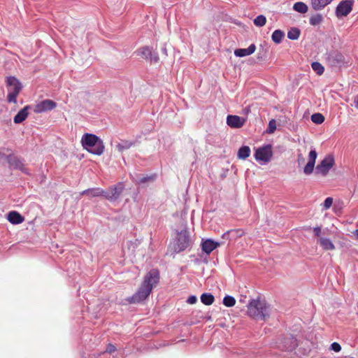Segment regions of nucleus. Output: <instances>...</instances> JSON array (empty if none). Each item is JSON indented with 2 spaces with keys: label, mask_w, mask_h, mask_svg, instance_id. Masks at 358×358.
Wrapping results in <instances>:
<instances>
[{
  "label": "nucleus",
  "mask_w": 358,
  "mask_h": 358,
  "mask_svg": "<svg viewBox=\"0 0 358 358\" xmlns=\"http://www.w3.org/2000/svg\"><path fill=\"white\" fill-rule=\"evenodd\" d=\"M159 272L157 269H151L144 277L141 287L131 296L127 299L130 303H138L144 301L151 293L153 287L158 283Z\"/></svg>",
  "instance_id": "nucleus-1"
},
{
  "label": "nucleus",
  "mask_w": 358,
  "mask_h": 358,
  "mask_svg": "<svg viewBox=\"0 0 358 358\" xmlns=\"http://www.w3.org/2000/svg\"><path fill=\"white\" fill-rule=\"evenodd\" d=\"M250 317L261 320H266L270 315V306L265 300L251 299L247 306Z\"/></svg>",
  "instance_id": "nucleus-2"
},
{
  "label": "nucleus",
  "mask_w": 358,
  "mask_h": 358,
  "mask_svg": "<svg viewBox=\"0 0 358 358\" xmlns=\"http://www.w3.org/2000/svg\"><path fill=\"white\" fill-rule=\"evenodd\" d=\"M81 143L84 149L93 155H101L104 151L103 141L95 134H85L81 138Z\"/></svg>",
  "instance_id": "nucleus-3"
},
{
  "label": "nucleus",
  "mask_w": 358,
  "mask_h": 358,
  "mask_svg": "<svg viewBox=\"0 0 358 358\" xmlns=\"http://www.w3.org/2000/svg\"><path fill=\"white\" fill-rule=\"evenodd\" d=\"M6 85L8 90L7 101L16 103L17 97L23 88L22 83L15 76H8Z\"/></svg>",
  "instance_id": "nucleus-4"
},
{
  "label": "nucleus",
  "mask_w": 358,
  "mask_h": 358,
  "mask_svg": "<svg viewBox=\"0 0 358 358\" xmlns=\"http://www.w3.org/2000/svg\"><path fill=\"white\" fill-rule=\"evenodd\" d=\"M192 240L189 235V232L186 227L180 231H178L174 244V251L176 253L182 252L189 248H191Z\"/></svg>",
  "instance_id": "nucleus-5"
},
{
  "label": "nucleus",
  "mask_w": 358,
  "mask_h": 358,
  "mask_svg": "<svg viewBox=\"0 0 358 358\" xmlns=\"http://www.w3.org/2000/svg\"><path fill=\"white\" fill-rule=\"evenodd\" d=\"M335 164L334 157L332 155H327L316 166L315 174L326 176L329 171Z\"/></svg>",
  "instance_id": "nucleus-6"
},
{
  "label": "nucleus",
  "mask_w": 358,
  "mask_h": 358,
  "mask_svg": "<svg viewBox=\"0 0 358 358\" xmlns=\"http://www.w3.org/2000/svg\"><path fill=\"white\" fill-rule=\"evenodd\" d=\"M273 157L272 145L270 144L264 145L256 150L255 158L257 161L268 163Z\"/></svg>",
  "instance_id": "nucleus-7"
},
{
  "label": "nucleus",
  "mask_w": 358,
  "mask_h": 358,
  "mask_svg": "<svg viewBox=\"0 0 358 358\" xmlns=\"http://www.w3.org/2000/svg\"><path fill=\"white\" fill-rule=\"evenodd\" d=\"M354 0H342L337 5L335 10V15L341 19L348 15L352 10Z\"/></svg>",
  "instance_id": "nucleus-8"
},
{
  "label": "nucleus",
  "mask_w": 358,
  "mask_h": 358,
  "mask_svg": "<svg viewBox=\"0 0 358 358\" xmlns=\"http://www.w3.org/2000/svg\"><path fill=\"white\" fill-rule=\"evenodd\" d=\"M123 189V184L119 182L115 185L110 187L108 190H105L103 196L110 201H115L120 197Z\"/></svg>",
  "instance_id": "nucleus-9"
},
{
  "label": "nucleus",
  "mask_w": 358,
  "mask_h": 358,
  "mask_svg": "<svg viewBox=\"0 0 358 358\" xmlns=\"http://www.w3.org/2000/svg\"><path fill=\"white\" fill-rule=\"evenodd\" d=\"M297 345V340L292 335H288L280 341L278 348L281 350L291 352L294 350Z\"/></svg>",
  "instance_id": "nucleus-10"
},
{
  "label": "nucleus",
  "mask_w": 358,
  "mask_h": 358,
  "mask_svg": "<svg viewBox=\"0 0 358 358\" xmlns=\"http://www.w3.org/2000/svg\"><path fill=\"white\" fill-rule=\"evenodd\" d=\"M137 55L150 62L156 63L159 61L157 52L149 46L143 47L137 50Z\"/></svg>",
  "instance_id": "nucleus-11"
},
{
  "label": "nucleus",
  "mask_w": 358,
  "mask_h": 358,
  "mask_svg": "<svg viewBox=\"0 0 358 358\" xmlns=\"http://www.w3.org/2000/svg\"><path fill=\"white\" fill-rule=\"evenodd\" d=\"M56 106L57 103L54 101L50 99H45L35 105L34 111L36 113H41L49 110H52V109L56 108Z\"/></svg>",
  "instance_id": "nucleus-12"
},
{
  "label": "nucleus",
  "mask_w": 358,
  "mask_h": 358,
  "mask_svg": "<svg viewBox=\"0 0 358 358\" xmlns=\"http://www.w3.org/2000/svg\"><path fill=\"white\" fill-rule=\"evenodd\" d=\"M327 60L331 66H341L345 62L344 56L336 50H333L327 54Z\"/></svg>",
  "instance_id": "nucleus-13"
},
{
  "label": "nucleus",
  "mask_w": 358,
  "mask_h": 358,
  "mask_svg": "<svg viewBox=\"0 0 358 358\" xmlns=\"http://www.w3.org/2000/svg\"><path fill=\"white\" fill-rule=\"evenodd\" d=\"M317 157V151L315 148L311 149L308 154V162L303 170L305 175L309 176L313 172Z\"/></svg>",
  "instance_id": "nucleus-14"
},
{
  "label": "nucleus",
  "mask_w": 358,
  "mask_h": 358,
  "mask_svg": "<svg viewBox=\"0 0 358 358\" xmlns=\"http://www.w3.org/2000/svg\"><path fill=\"white\" fill-rule=\"evenodd\" d=\"M7 160L9 165L15 169L20 170L22 173H24L27 175H29V170L25 167L23 160L20 157L8 155L7 157Z\"/></svg>",
  "instance_id": "nucleus-15"
},
{
  "label": "nucleus",
  "mask_w": 358,
  "mask_h": 358,
  "mask_svg": "<svg viewBox=\"0 0 358 358\" xmlns=\"http://www.w3.org/2000/svg\"><path fill=\"white\" fill-rule=\"evenodd\" d=\"M245 121L243 117L235 115H229L227 117V124L231 128H241L243 126Z\"/></svg>",
  "instance_id": "nucleus-16"
},
{
  "label": "nucleus",
  "mask_w": 358,
  "mask_h": 358,
  "mask_svg": "<svg viewBox=\"0 0 358 358\" xmlns=\"http://www.w3.org/2000/svg\"><path fill=\"white\" fill-rule=\"evenodd\" d=\"M220 243L213 241L212 239H206L201 243L202 250L207 255L210 254L215 248L220 246Z\"/></svg>",
  "instance_id": "nucleus-17"
},
{
  "label": "nucleus",
  "mask_w": 358,
  "mask_h": 358,
  "mask_svg": "<svg viewBox=\"0 0 358 358\" xmlns=\"http://www.w3.org/2000/svg\"><path fill=\"white\" fill-rule=\"evenodd\" d=\"M256 50L255 44H251L248 48H238L234 50V55L238 57H243L252 55Z\"/></svg>",
  "instance_id": "nucleus-18"
},
{
  "label": "nucleus",
  "mask_w": 358,
  "mask_h": 358,
  "mask_svg": "<svg viewBox=\"0 0 358 358\" xmlns=\"http://www.w3.org/2000/svg\"><path fill=\"white\" fill-rule=\"evenodd\" d=\"M105 193V190L102 189L100 187H94L90 188L85 190H83L80 192L81 195H87L89 197H97V196H103V194Z\"/></svg>",
  "instance_id": "nucleus-19"
},
{
  "label": "nucleus",
  "mask_w": 358,
  "mask_h": 358,
  "mask_svg": "<svg viewBox=\"0 0 358 358\" xmlns=\"http://www.w3.org/2000/svg\"><path fill=\"white\" fill-rule=\"evenodd\" d=\"M30 108V106H26L21 109L14 117L13 121L15 124H20L24 121L28 116V110Z\"/></svg>",
  "instance_id": "nucleus-20"
},
{
  "label": "nucleus",
  "mask_w": 358,
  "mask_h": 358,
  "mask_svg": "<svg viewBox=\"0 0 358 358\" xmlns=\"http://www.w3.org/2000/svg\"><path fill=\"white\" fill-rule=\"evenodd\" d=\"M334 0H310L311 7L315 10H321Z\"/></svg>",
  "instance_id": "nucleus-21"
},
{
  "label": "nucleus",
  "mask_w": 358,
  "mask_h": 358,
  "mask_svg": "<svg viewBox=\"0 0 358 358\" xmlns=\"http://www.w3.org/2000/svg\"><path fill=\"white\" fill-rule=\"evenodd\" d=\"M8 220L13 224H18L22 223L24 221V217L22 216L19 213L16 211H11L8 213L7 215Z\"/></svg>",
  "instance_id": "nucleus-22"
},
{
  "label": "nucleus",
  "mask_w": 358,
  "mask_h": 358,
  "mask_svg": "<svg viewBox=\"0 0 358 358\" xmlns=\"http://www.w3.org/2000/svg\"><path fill=\"white\" fill-rule=\"evenodd\" d=\"M320 246L325 250H333L335 249V246L332 241L327 238H320L318 241Z\"/></svg>",
  "instance_id": "nucleus-23"
},
{
  "label": "nucleus",
  "mask_w": 358,
  "mask_h": 358,
  "mask_svg": "<svg viewBox=\"0 0 358 358\" xmlns=\"http://www.w3.org/2000/svg\"><path fill=\"white\" fill-rule=\"evenodd\" d=\"M134 145H135L134 141H121L119 143L117 144L116 148L119 152H122L126 150L129 149Z\"/></svg>",
  "instance_id": "nucleus-24"
},
{
  "label": "nucleus",
  "mask_w": 358,
  "mask_h": 358,
  "mask_svg": "<svg viewBox=\"0 0 358 358\" xmlns=\"http://www.w3.org/2000/svg\"><path fill=\"white\" fill-rule=\"evenodd\" d=\"M237 155L239 159H245L250 155V148L247 145H243L239 148Z\"/></svg>",
  "instance_id": "nucleus-25"
},
{
  "label": "nucleus",
  "mask_w": 358,
  "mask_h": 358,
  "mask_svg": "<svg viewBox=\"0 0 358 358\" xmlns=\"http://www.w3.org/2000/svg\"><path fill=\"white\" fill-rule=\"evenodd\" d=\"M214 301V296L210 293H203L201 296V301L206 306L213 304Z\"/></svg>",
  "instance_id": "nucleus-26"
},
{
  "label": "nucleus",
  "mask_w": 358,
  "mask_h": 358,
  "mask_svg": "<svg viewBox=\"0 0 358 358\" xmlns=\"http://www.w3.org/2000/svg\"><path fill=\"white\" fill-rule=\"evenodd\" d=\"M293 9L298 13L303 14L308 11V6L305 3L301 2V1H298L294 4Z\"/></svg>",
  "instance_id": "nucleus-27"
},
{
  "label": "nucleus",
  "mask_w": 358,
  "mask_h": 358,
  "mask_svg": "<svg viewBox=\"0 0 358 358\" xmlns=\"http://www.w3.org/2000/svg\"><path fill=\"white\" fill-rule=\"evenodd\" d=\"M323 21V16L320 13H316L310 16L309 23L312 26H317L322 23Z\"/></svg>",
  "instance_id": "nucleus-28"
},
{
  "label": "nucleus",
  "mask_w": 358,
  "mask_h": 358,
  "mask_svg": "<svg viewBox=\"0 0 358 358\" xmlns=\"http://www.w3.org/2000/svg\"><path fill=\"white\" fill-rule=\"evenodd\" d=\"M284 36L285 33L282 31L280 29H276L273 32L271 38L274 43L278 44L281 43Z\"/></svg>",
  "instance_id": "nucleus-29"
},
{
  "label": "nucleus",
  "mask_w": 358,
  "mask_h": 358,
  "mask_svg": "<svg viewBox=\"0 0 358 358\" xmlns=\"http://www.w3.org/2000/svg\"><path fill=\"white\" fill-rule=\"evenodd\" d=\"M300 34L301 31L299 28L292 27L287 32V38L290 40H297Z\"/></svg>",
  "instance_id": "nucleus-30"
},
{
  "label": "nucleus",
  "mask_w": 358,
  "mask_h": 358,
  "mask_svg": "<svg viewBox=\"0 0 358 358\" xmlns=\"http://www.w3.org/2000/svg\"><path fill=\"white\" fill-rule=\"evenodd\" d=\"M156 179V174H152L150 176L138 177L136 179V183L137 184H144L148 182H152Z\"/></svg>",
  "instance_id": "nucleus-31"
},
{
  "label": "nucleus",
  "mask_w": 358,
  "mask_h": 358,
  "mask_svg": "<svg viewBox=\"0 0 358 358\" xmlns=\"http://www.w3.org/2000/svg\"><path fill=\"white\" fill-rule=\"evenodd\" d=\"M311 66L313 70L317 74L322 75L324 73V66L318 62H313L311 64Z\"/></svg>",
  "instance_id": "nucleus-32"
},
{
  "label": "nucleus",
  "mask_w": 358,
  "mask_h": 358,
  "mask_svg": "<svg viewBox=\"0 0 358 358\" xmlns=\"http://www.w3.org/2000/svg\"><path fill=\"white\" fill-rule=\"evenodd\" d=\"M236 303V299L234 296L227 295L223 299V304L227 307H233Z\"/></svg>",
  "instance_id": "nucleus-33"
},
{
  "label": "nucleus",
  "mask_w": 358,
  "mask_h": 358,
  "mask_svg": "<svg viewBox=\"0 0 358 358\" xmlns=\"http://www.w3.org/2000/svg\"><path fill=\"white\" fill-rule=\"evenodd\" d=\"M311 120L313 122L320 124L324 122V117L321 113H314L311 115Z\"/></svg>",
  "instance_id": "nucleus-34"
},
{
  "label": "nucleus",
  "mask_w": 358,
  "mask_h": 358,
  "mask_svg": "<svg viewBox=\"0 0 358 358\" xmlns=\"http://www.w3.org/2000/svg\"><path fill=\"white\" fill-rule=\"evenodd\" d=\"M266 22V18L263 15H258L255 20H254V24L257 27H263Z\"/></svg>",
  "instance_id": "nucleus-35"
},
{
  "label": "nucleus",
  "mask_w": 358,
  "mask_h": 358,
  "mask_svg": "<svg viewBox=\"0 0 358 358\" xmlns=\"http://www.w3.org/2000/svg\"><path fill=\"white\" fill-rule=\"evenodd\" d=\"M276 129V122L274 119H272L268 122V126L266 130L268 134H273Z\"/></svg>",
  "instance_id": "nucleus-36"
},
{
  "label": "nucleus",
  "mask_w": 358,
  "mask_h": 358,
  "mask_svg": "<svg viewBox=\"0 0 358 358\" xmlns=\"http://www.w3.org/2000/svg\"><path fill=\"white\" fill-rule=\"evenodd\" d=\"M229 231H234L236 232H231L230 233V238L231 239L234 238H238V237H241L243 236V232L241 229H230Z\"/></svg>",
  "instance_id": "nucleus-37"
},
{
  "label": "nucleus",
  "mask_w": 358,
  "mask_h": 358,
  "mask_svg": "<svg viewBox=\"0 0 358 358\" xmlns=\"http://www.w3.org/2000/svg\"><path fill=\"white\" fill-rule=\"evenodd\" d=\"M333 203V199L331 197H327L325 199L323 203V209L327 210L329 209Z\"/></svg>",
  "instance_id": "nucleus-38"
},
{
  "label": "nucleus",
  "mask_w": 358,
  "mask_h": 358,
  "mask_svg": "<svg viewBox=\"0 0 358 358\" xmlns=\"http://www.w3.org/2000/svg\"><path fill=\"white\" fill-rule=\"evenodd\" d=\"M330 350L338 352L341 350V345L337 342H334L330 346Z\"/></svg>",
  "instance_id": "nucleus-39"
},
{
  "label": "nucleus",
  "mask_w": 358,
  "mask_h": 358,
  "mask_svg": "<svg viewBox=\"0 0 358 358\" xmlns=\"http://www.w3.org/2000/svg\"><path fill=\"white\" fill-rule=\"evenodd\" d=\"M115 350H116V347L115 345H113V344L109 343L106 347L105 352L111 354V353L114 352Z\"/></svg>",
  "instance_id": "nucleus-40"
},
{
  "label": "nucleus",
  "mask_w": 358,
  "mask_h": 358,
  "mask_svg": "<svg viewBox=\"0 0 358 358\" xmlns=\"http://www.w3.org/2000/svg\"><path fill=\"white\" fill-rule=\"evenodd\" d=\"M197 301V297L195 295H191L187 299V302L189 304H194Z\"/></svg>",
  "instance_id": "nucleus-41"
},
{
  "label": "nucleus",
  "mask_w": 358,
  "mask_h": 358,
  "mask_svg": "<svg viewBox=\"0 0 358 358\" xmlns=\"http://www.w3.org/2000/svg\"><path fill=\"white\" fill-rule=\"evenodd\" d=\"M314 235L317 237L320 236L321 235V227H316L313 229Z\"/></svg>",
  "instance_id": "nucleus-42"
},
{
  "label": "nucleus",
  "mask_w": 358,
  "mask_h": 358,
  "mask_svg": "<svg viewBox=\"0 0 358 358\" xmlns=\"http://www.w3.org/2000/svg\"><path fill=\"white\" fill-rule=\"evenodd\" d=\"M231 232H235L234 231H227L225 233H224L222 236V238L224 239H231L230 238V233Z\"/></svg>",
  "instance_id": "nucleus-43"
},
{
  "label": "nucleus",
  "mask_w": 358,
  "mask_h": 358,
  "mask_svg": "<svg viewBox=\"0 0 358 358\" xmlns=\"http://www.w3.org/2000/svg\"><path fill=\"white\" fill-rule=\"evenodd\" d=\"M304 161V159L303 157V155L301 153H299L297 155V162L299 164H300L301 162H303Z\"/></svg>",
  "instance_id": "nucleus-44"
},
{
  "label": "nucleus",
  "mask_w": 358,
  "mask_h": 358,
  "mask_svg": "<svg viewBox=\"0 0 358 358\" xmlns=\"http://www.w3.org/2000/svg\"><path fill=\"white\" fill-rule=\"evenodd\" d=\"M162 52L165 55V56H167L168 55V53H167V50L165 47H163L162 48Z\"/></svg>",
  "instance_id": "nucleus-45"
},
{
  "label": "nucleus",
  "mask_w": 358,
  "mask_h": 358,
  "mask_svg": "<svg viewBox=\"0 0 358 358\" xmlns=\"http://www.w3.org/2000/svg\"><path fill=\"white\" fill-rule=\"evenodd\" d=\"M355 107L358 109V96L356 97L354 101Z\"/></svg>",
  "instance_id": "nucleus-46"
},
{
  "label": "nucleus",
  "mask_w": 358,
  "mask_h": 358,
  "mask_svg": "<svg viewBox=\"0 0 358 358\" xmlns=\"http://www.w3.org/2000/svg\"><path fill=\"white\" fill-rule=\"evenodd\" d=\"M354 234L357 236V238H358V229H356V230L354 231Z\"/></svg>",
  "instance_id": "nucleus-47"
},
{
  "label": "nucleus",
  "mask_w": 358,
  "mask_h": 358,
  "mask_svg": "<svg viewBox=\"0 0 358 358\" xmlns=\"http://www.w3.org/2000/svg\"><path fill=\"white\" fill-rule=\"evenodd\" d=\"M350 358H354V357H350Z\"/></svg>",
  "instance_id": "nucleus-48"
}]
</instances>
